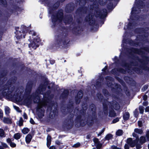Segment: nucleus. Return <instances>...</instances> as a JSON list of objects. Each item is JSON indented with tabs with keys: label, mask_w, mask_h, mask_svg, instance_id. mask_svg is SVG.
Wrapping results in <instances>:
<instances>
[{
	"label": "nucleus",
	"mask_w": 149,
	"mask_h": 149,
	"mask_svg": "<svg viewBox=\"0 0 149 149\" xmlns=\"http://www.w3.org/2000/svg\"><path fill=\"white\" fill-rule=\"evenodd\" d=\"M63 146H62V148H63Z\"/></svg>",
	"instance_id": "nucleus-64"
},
{
	"label": "nucleus",
	"mask_w": 149,
	"mask_h": 149,
	"mask_svg": "<svg viewBox=\"0 0 149 149\" xmlns=\"http://www.w3.org/2000/svg\"><path fill=\"white\" fill-rule=\"evenodd\" d=\"M3 116V113L2 110L0 109V118L1 119L2 118Z\"/></svg>",
	"instance_id": "nucleus-28"
},
{
	"label": "nucleus",
	"mask_w": 149,
	"mask_h": 149,
	"mask_svg": "<svg viewBox=\"0 0 149 149\" xmlns=\"http://www.w3.org/2000/svg\"><path fill=\"white\" fill-rule=\"evenodd\" d=\"M119 120V118H116L115 119H114L113 121V123H115L117 122H118Z\"/></svg>",
	"instance_id": "nucleus-33"
},
{
	"label": "nucleus",
	"mask_w": 149,
	"mask_h": 149,
	"mask_svg": "<svg viewBox=\"0 0 149 149\" xmlns=\"http://www.w3.org/2000/svg\"><path fill=\"white\" fill-rule=\"evenodd\" d=\"M146 141V137L144 136H141L139 139V143L141 144H143L145 143Z\"/></svg>",
	"instance_id": "nucleus-9"
},
{
	"label": "nucleus",
	"mask_w": 149,
	"mask_h": 149,
	"mask_svg": "<svg viewBox=\"0 0 149 149\" xmlns=\"http://www.w3.org/2000/svg\"><path fill=\"white\" fill-rule=\"evenodd\" d=\"M104 130H102L101 132H100L99 134H98L97 135L98 136L100 135L103 132H104Z\"/></svg>",
	"instance_id": "nucleus-51"
},
{
	"label": "nucleus",
	"mask_w": 149,
	"mask_h": 149,
	"mask_svg": "<svg viewBox=\"0 0 149 149\" xmlns=\"http://www.w3.org/2000/svg\"><path fill=\"white\" fill-rule=\"evenodd\" d=\"M148 88V86H145L143 87L142 88V90L143 91H145Z\"/></svg>",
	"instance_id": "nucleus-40"
},
{
	"label": "nucleus",
	"mask_w": 149,
	"mask_h": 149,
	"mask_svg": "<svg viewBox=\"0 0 149 149\" xmlns=\"http://www.w3.org/2000/svg\"><path fill=\"white\" fill-rule=\"evenodd\" d=\"M148 149H149V144H148Z\"/></svg>",
	"instance_id": "nucleus-59"
},
{
	"label": "nucleus",
	"mask_w": 149,
	"mask_h": 149,
	"mask_svg": "<svg viewBox=\"0 0 149 149\" xmlns=\"http://www.w3.org/2000/svg\"><path fill=\"white\" fill-rule=\"evenodd\" d=\"M92 149H95V148H93Z\"/></svg>",
	"instance_id": "nucleus-63"
},
{
	"label": "nucleus",
	"mask_w": 149,
	"mask_h": 149,
	"mask_svg": "<svg viewBox=\"0 0 149 149\" xmlns=\"http://www.w3.org/2000/svg\"><path fill=\"white\" fill-rule=\"evenodd\" d=\"M127 143L128 145L132 147H134L136 143L135 141H133L131 138H129L127 139Z\"/></svg>",
	"instance_id": "nucleus-5"
},
{
	"label": "nucleus",
	"mask_w": 149,
	"mask_h": 149,
	"mask_svg": "<svg viewBox=\"0 0 149 149\" xmlns=\"http://www.w3.org/2000/svg\"><path fill=\"white\" fill-rule=\"evenodd\" d=\"M134 131L135 132L140 134H142L143 133V130L138 128L135 129L134 130Z\"/></svg>",
	"instance_id": "nucleus-16"
},
{
	"label": "nucleus",
	"mask_w": 149,
	"mask_h": 149,
	"mask_svg": "<svg viewBox=\"0 0 149 149\" xmlns=\"http://www.w3.org/2000/svg\"><path fill=\"white\" fill-rule=\"evenodd\" d=\"M132 52H133L137 53L138 54H140V50L138 49H132Z\"/></svg>",
	"instance_id": "nucleus-19"
},
{
	"label": "nucleus",
	"mask_w": 149,
	"mask_h": 149,
	"mask_svg": "<svg viewBox=\"0 0 149 149\" xmlns=\"http://www.w3.org/2000/svg\"><path fill=\"white\" fill-rule=\"evenodd\" d=\"M100 3L101 4V1H100Z\"/></svg>",
	"instance_id": "nucleus-61"
},
{
	"label": "nucleus",
	"mask_w": 149,
	"mask_h": 149,
	"mask_svg": "<svg viewBox=\"0 0 149 149\" xmlns=\"http://www.w3.org/2000/svg\"><path fill=\"white\" fill-rule=\"evenodd\" d=\"M16 37L17 39H20V38H22V36H16Z\"/></svg>",
	"instance_id": "nucleus-49"
},
{
	"label": "nucleus",
	"mask_w": 149,
	"mask_h": 149,
	"mask_svg": "<svg viewBox=\"0 0 149 149\" xmlns=\"http://www.w3.org/2000/svg\"><path fill=\"white\" fill-rule=\"evenodd\" d=\"M63 13L62 11H61L56 16H52V20L53 22H55L56 20L59 19L60 21H61L63 17Z\"/></svg>",
	"instance_id": "nucleus-3"
},
{
	"label": "nucleus",
	"mask_w": 149,
	"mask_h": 149,
	"mask_svg": "<svg viewBox=\"0 0 149 149\" xmlns=\"http://www.w3.org/2000/svg\"><path fill=\"white\" fill-rule=\"evenodd\" d=\"M9 145L12 148H14L16 146V144L13 142H12Z\"/></svg>",
	"instance_id": "nucleus-25"
},
{
	"label": "nucleus",
	"mask_w": 149,
	"mask_h": 149,
	"mask_svg": "<svg viewBox=\"0 0 149 149\" xmlns=\"http://www.w3.org/2000/svg\"><path fill=\"white\" fill-rule=\"evenodd\" d=\"M59 42H60V43H58V44H62V43L63 44H64V43L63 42V41H62V40H61V41H60L59 40Z\"/></svg>",
	"instance_id": "nucleus-48"
},
{
	"label": "nucleus",
	"mask_w": 149,
	"mask_h": 149,
	"mask_svg": "<svg viewBox=\"0 0 149 149\" xmlns=\"http://www.w3.org/2000/svg\"><path fill=\"white\" fill-rule=\"evenodd\" d=\"M0 149H3V148L2 147L0 146Z\"/></svg>",
	"instance_id": "nucleus-54"
},
{
	"label": "nucleus",
	"mask_w": 149,
	"mask_h": 149,
	"mask_svg": "<svg viewBox=\"0 0 149 149\" xmlns=\"http://www.w3.org/2000/svg\"><path fill=\"white\" fill-rule=\"evenodd\" d=\"M146 136L147 137L146 140L149 141V130L146 133Z\"/></svg>",
	"instance_id": "nucleus-30"
},
{
	"label": "nucleus",
	"mask_w": 149,
	"mask_h": 149,
	"mask_svg": "<svg viewBox=\"0 0 149 149\" xmlns=\"http://www.w3.org/2000/svg\"><path fill=\"white\" fill-rule=\"evenodd\" d=\"M107 11L106 9H104L100 12L97 13L98 15H96V17L99 16L100 18H102L104 17L106 14Z\"/></svg>",
	"instance_id": "nucleus-4"
},
{
	"label": "nucleus",
	"mask_w": 149,
	"mask_h": 149,
	"mask_svg": "<svg viewBox=\"0 0 149 149\" xmlns=\"http://www.w3.org/2000/svg\"><path fill=\"white\" fill-rule=\"evenodd\" d=\"M138 125L139 127H141L142 125V122L141 121H139L138 122Z\"/></svg>",
	"instance_id": "nucleus-34"
},
{
	"label": "nucleus",
	"mask_w": 149,
	"mask_h": 149,
	"mask_svg": "<svg viewBox=\"0 0 149 149\" xmlns=\"http://www.w3.org/2000/svg\"><path fill=\"white\" fill-rule=\"evenodd\" d=\"M6 136L5 133L3 130L2 129H0V137H4Z\"/></svg>",
	"instance_id": "nucleus-14"
},
{
	"label": "nucleus",
	"mask_w": 149,
	"mask_h": 149,
	"mask_svg": "<svg viewBox=\"0 0 149 149\" xmlns=\"http://www.w3.org/2000/svg\"><path fill=\"white\" fill-rule=\"evenodd\" d=\"M116 149H120V148H116Z\"/></svg>",
	"instance_id": "nucleus-60"
},
{
	"label": "nucleus",
	"mask_w": 149,
	"mask_h": 149,
	"mask_svg": "<svg viewBox=\"0 0 149 149\" xmlns=\"http://www.w3.org/2000/svg\"><path fill=\"white\" fill-rule=\"evenodd\" d=\"M80 143H77L76 144H74L73 146V147L77 148L80 146Z\"/></svg>",
	"instance_id": "nucleus-26"
},
{
	"label": "nucleus",
	"mask_w": 149,
	"mask_h": 149,
	"mask_svg": "<svg viewBox=\"0 0 149 149\" xmlns=\"http://www.w3.org/2000/svg\"><path fill=\"white\" fill-rule=\"evenodd\" d=\"M145 111L147 112L149 111V107H147L146 108Z\"/></svg>",
	"instance_id": "nucleus-47"
},
{
	"label": "nucleus",
	"mask_w": 149,
	"mask_h": 149,
	"mask_svg": "<svg viewBox=\"0 0 149 149\" xmlns=\"http://www.w3.org/2000/svg\"><path fill=\"white\" fill-rule=\"evenodd\" d=\"M21 136V134L19 133H17L14 135V138L16 140L19 139Z\"/></svg>",
	"instance_id": "nucleus-12"
},
{
	"label": "nucleus",
	"mask_w": 149,
	"mask_h": 149,
	"mask_svg": "<svg viewBox=\"0 0 149 149\" xmlns=\"http://www.w3.org/2000/svg\"><path fill=\"white\" fill-rule=\"evenodd\" d=\"M103 0V2H105V0Z\"/></svg>",
	"instance_id": "nucleus-58"
},
{
	"label": "nucleus",
	"mask_w": 149,
	"mask_h": 149,
	"mask_svg": "<svg viewBox=\"0 0 149 149\" xmlns=\"http://www.w3.org/2000/svg\"><path fill=\"white\" fill-rule=\"evenodd\" d=\"M3 122L6 124H11L12 123L11 119L4 117L2 120Z\"/></svg>",
	"instance_id": "nucleus-7"
},
{
	"label": "nucleus",
	"mask_w": 149,
	"mask_h": 149,
	"mask_svg": "<svg viewBox=\"0 0 149 149\" xmlns=\"http://www.w3.org/2000/svg\"><path fill=\"white\" fill-rule=\"evenodd\" d=\"M136 11H135V7H133L132 9V12H131V13L132 14H134V13H136Z\"/></svg>",
	"instance_id": "nucleus-39"
},
{
	"label": "nucleus",
	"mask_w": 149,
	"mask_h": 149,
	"mask_svg": "<svg viewBox=\"0 0 149 149\" xmlns=\"http://www.w3.org/2000/svg\"><path fill=\"white\" fill-rule=\"evenodd\" d=\"M80 102V100L78 101V102H77V103H79Z\"/></svg>",
	"instance_id": "nucleus-55"
},
{
	"label": "nucleus",
	"mask_w": 149,
	"mask_h": 149,
	"mask_svg": "<svg viewBox=\"0 0 149 149\" xmlns=\"http://www.w3.org/2000/svg\"><path fill=\"white\" fill-rule=\"evenodd\" d=\"M107 68V67L105 66L104 68L102 69V71H104Z\"/></svg>",
	"instance_id": "nucleus-52"
},
{
	"label": "nucleus",
	"mask_w": 149,
	"mask_h": 149,
	"mask_svg": "<svg viewBox=\"0 0 149 149\" xmlns=\"http://www.w3.org/2000/svg\"><path fill=\"white\" fill-rule=\"evenodd\" d=\"M143 105L144 106H146L148 105V102L147 101H145L143 103Z\"/></svg>",
	"instance_id": "nucleus-41"
},
{
	"label": "nucleus",
	"mask_w": 149,
	"mask_h": 149,
	"mask_svg": "<svg viewBox=\"0 0 149 149\" xmlns=\"http://www.w3.org/2000/svg\"><path fill=\"white\" fill-rule=\"evenodd\" d=\"M23 37H24V38H25V37H24V35L23 36Z\"/></svg>",
	"instance_id": "nucleus-62"
},
{
	"label": "nucleus",
	"mask_w": 149,
	"mask_h": 149,
	"mask_svg": "<svg viewBox=\"0 0 149 149\" xmlns=\"http://www.w3.org/2000/svg\"><path fill=\"white\" fill-rule=\"evenodd\" d=\"M113 108H114L115 109H116L117 110V109H119V106H118V108H115V107H114V106H113Z\"/></svg>",
	"instance_id": "nucleus-53"
},
{
	"label": "nucleus",
	"mask_w": 149,
	"mask_h": 149,
	"mask_svg": "<svg viewBox=\"0 0 149 149\" xmlns=\"http://www.w3.org/2000/svg\"><path fill=\"white\" fill-rule=\"evenodd\" d=\"M116 116V113L113 110L110 111L109 116L110 117H114Z\"/></svg>",
	"instance_id": "nucleus-17"
},
{
	"label": "nucleus",
	"mask_w": 149,
	"mask_h": 149,
	"mask_svg": "<svg viewBox=\"0 0 149 149\" xmlns=\"http://www.w3.org/2000/svg\"><path fill=\"white\" fill-rule=\"evenodd\" d=\"M40 41V39L39 37L36 36L35 38L29 46L30 47H32L34 49H36L39 46V42Z\"/></svg>",
	"instance_id": "nucleus-2"
},
{
	"label": "nucleus",
	"mask_w": 149,
	"mask_h": 149,
	"mask_svg": "<svg viewBox=\"0 0 149 149\" xmlns=\"http://www.w3.org/2000/svg\"><path fill=\"white\" fill-rule=\"evenodd\" d=\"M139 110L140 111V113H142L144 111L143 107L142 106L139 107Z\"/></svg>",
	"instance_id": "nucleus-27"
},
{
	"label": "nucleus",
	"mask_w": 149,
	"mask_h": 149,
	"mask_svg": "<svg viewBox=\"0 0 149 149\" xmlns=\"http://www.w3.org/2000/svg\"><path fill=\"white\" fill-rule=\"evenodd\" d=\"M130 19H131V20H132L133 19L132 18V16H131V17H130Z\"/></svg>",
	"instance_id": "nucleus-56"
},
{
	"label": "nucleus",
	"mask_w": 149,
	"mask_h": 149,
	"mask_svg": "<svg viewBox=\"0 0 149 149\" xmlns=\"http://www.w3.org/2000/svg\"><path fill=\"white\" fill-rule=\"evenodd\" d=\"M55 143L58 145H60L61 144H62V143L58 140L56 141H55Z\"/></svg>",
	"instance_id": "nucleus-31"
},
{
	"label": "nucleus",
	"mask_w": 149,
	"mask_h": 149,
	"mask_svg": "<svg viewBox=\"0 0 149 149\" xmlns=\"http://www.w3.org/2000/svg\"><path fill=\"white\" fill-rule=\"evenodd\" d=\"M134 23H133V24H132L131 23H130L128 24V27L129 28H132V26H134Z\"/></svg>",
	"instance_id": "nucleus-35"
},
{
	"label": "nucleus",
	"mask_w": 149,
	"mask_h": 149,
	"mask_svg": "<svg viewBox=\"0 0 149 149\" xmlns=\"http://www.w3.org/2000/svg\"><path fill=\"white\" fill-rule=\"evenodd\" d=\"M129 146L127 144H125V149H129Z\"/></svg>",
	"instance_id": "nucleus-44"
},
{
	"label": "nucleus",
	"mask_w": 149,
	"mask_h": 149,
	"mask_svg": "<svg viewBox=\"0 0 149 149\" xmlns=\"http://www.w3.org/2000/svg\"><path fill=\"white\" fill-rule=\"evenodd\" d=\"M123 131L121 130H118L116 133V135L119 136H121L122 134Z\"/></svg>",
	"instance_id": "nucleus-20"
},
{
	"label": "nucleus",
	"mask_w": 149,
	"mask_h": 149,
	"mask_svg": "<svg viewBox=\"0 0 149 149\" xmlns=\"http://www.w3.org/2000/svg\"><path fill=\"white\" fill-rule=\"evenodd\" d=\"M45 89V87L44 86H40L38 88L37 90L36 93L38 95L35 94V95H33L32 96L31 98V99H33L35 102L38 103L37 108V113L38 116L40 118H41L44 116V110L42 108V107L47 105L49 104L50 100L49 98L48 95L47 97L45 95L44 96V99L43 100L40 101V97L38 95V93L42 94V91Z\"/></svg>",
	"instance_id": "nucleus-1"
},
{
	"label": "nucleus",
	"mask_w": 149,
	"mask_h": 149,
	"mask_svg": "<svg viewBox=\"0 0 149 149\" xmlns=\"http://www.w3.org/2000/svg\"><path fill=\"white\" fill-rule=\"evenodd\" d=\"M14 109L17 112H21V111L20 109L18 107L15 106H13Z\"/></svg>",
	"instance_id": "nucleus-23"
},
{
	"label": "nucleus",
	"mask_w": 149,
	"mask_h": 149,
	"mask_svg": "<svg viewBox=\"0 0 149 149\" xmlns=\"http://www.w3.org/2000/svg\"><path fill=\"white\" fill-rule=\"evenodd\" d=\"M95 146H96L97 149H100L102 147V143H97V144L95 145Z\"/></svg>",
	"instance_id": "nucleus-22"
},
{
	"label": "nucleus",
	"mask_w": 149,
	"mask_h": 149,
	"mask_svg": "<svg viewBox=\"0 0 149 149\" xmlns=\"http://www.w3.org/2000/svg\"><path fill=\"white\" fill-rule=\"evenodd\" d=\"M86 19L87 22H88L90 24H92L94 22L93 16L91 15H89L88 16H87L86 18Z\"/></svg>",
	"instance_id": "nucleus-6"
},
{
	"label": "nucleus",
	"mask_w": 149,
	"mask_h": 149,
	"mask_svg": "<svg viewBox=\"0 0 149 149\" xmlns=\"http://www.w3.org/2000/svg\"><path fill=\"white\" fill-rule=\"evenodd\" d=\"M6 142L10 144L12 141L10 139L8 138L6 139Z\"/></svg>",
	"instance_id": "nucleus-38"
},
{
	"label": "nucleus",
	"mask_w": 149,
	"mask_h": 149,
	"mask_svg": "<svg viewBox=\"0 0 149 149\" xmlns=\"http://www.w3.org/2000/svg\"><path fill=\"white\" fill-rule=\"evenodd\" d=\"M103 106H104V107H105V104H104V103H103Z\"/></svg>",
	"instance_id": "nucleus-57"
},
{
	"label": "nucleus",
	"mask_w": 149,
	"mask_h": 149,
	"mask_svg": "<svg viewBox=\"0 0 149 149\" xmlns=\"http://www.w3.org/2000/svg\"><path fill=\"white\" fill-rule=\"evenodd\" d=\"M49 149H56V147L53 146H50L49 148Z\"/></svg>",
	"instance_id": "nucleus-46"
},
{
	"label": "nucleus",
	"mask_w": 149,
	"mask_h": 149,
	"mask_svg": "<svg viewBox=\"0 0 149 149\" xmlns=\"http://www.w3.org/2000/svg\"><path fill=\"white\" fill-rule=\"evenodd\" d=\"M113 136L112 134H109L105 136V139L107 140H109L111 139L112 137Z\"/></svg>",
	"instance_id": "nucleus-18"
},
{
	"label": "nucleus",
	"mask_w": 149,
	"mask_h": 149,
	"mask_svg": "<svg viewBox=\"0 0 149 149\" xmlns=\"http://www.w3.org/2000/svg\"><path fill=\"white\" fill-rule=\"evenodd\" d=\"M78 97L79 99L81 98L83 96V93L81 91H79L78 93Z\"/></svg>",
	"instance_id": "nucleus-21"
},
{
	"label": "nucleus",
	"mask_w": 149,
	"mask_h": 149,
	"mask_svg": "<svg viewBox=\"0 0 149 149\" xmlns=\"http://www.w3.org/2000/svg\"><path fill=\"white\" fill-rule=\"evenodd\" d=\"M23 116L24 118L25 119H27V115L25 113H24Z\"/></svg>",
	"instance_id": "nucleus-42"
},
{
	"label": "nucleus",
	"mask_w": 149,
	"mask_h": 149,
	"mask_svg": "<svg viewBox=\"0 0 149 149\" xmlns=\"http://www.w3.org/2000/svg\"><path fill=\"white\" fill-rule=\"evenodd\" d=\"M29 130L27 128H24L22 130V132L24 134H26L29 132Z\"/></svg>",
	"instance_id": "nucleus-15"
},
{
	"label": "nucleus",
	"mask_w": 149,
	"mask_h": 149,
	"mask_svg": "<svg viewBox=\"0 0 149 149\" xmlns=\"http://www.w3.org/2000/svg\"><path fill=\"white\" fill-rule=\"evenodd\" d=\"M1 143L2 146L4 148H7L8 147V145L5 143L1 142Z\"/></svg>",
	"instance_id": "nucleus-24"
},
{
	"label": "nucleus",
	"mask_w": 149,
	"mask_h": 149,
	"mask_svg": "<svg viewBox=\"0 0 149 149\" xmlns=\"http://www.w3.org/2000/svg\"><path fill=\"white\" fill-rule=\"evenodd\" d=\"M147 98V96L146 95H144L143 96V99L144 100L146 101Z\"/></svg>",
	"instance_id": "nucleus-43"
},
{
	"label": "nucleus",
	"mask_w": 149,
	"mask_h": 149,
	"mask_svg": "<svg viewBox=\"0 0 149 149\" xmlns=\"http://www.w3.org/2000/svg\"><path fill=\"white\" fill-rule=\"evenodd\" d=\"M93 141L94 143H95V144L96 145L97 143H99L98 142V139H95L93 140Z\"/></svg>",
	"instance_id": "nucleus-36"
},
{
	"label": "nucleus",
	"mask_w": 149,
	"mask_h": 149,
	"mask_svg": "<svg viewBox=\"0 0 149 149\" xmlns=\"http://www.w3.org/2000/svg\"><path fill=\"white\" fill-rule=\"evenodd\" d=\"M51 142V137L49 135H48L47 138V146L48 147L50 146Z\"/></svg>",
	"instance_id": "nucleus-8"
},
{
	"label": "nucleus",
	"mask_w": 149,
	"mask_h": 149,
	"mask_svg": "<svg viewBox=\"0 0 149 149\" xmlns=\"http://www.w3.org/2000/svg\"><path fill=\"white\" fill-rule=\"evenodd\" d=\"M4 111L5 114L6 115H8L10 112V109L8 107L5 106L4 107Z\"/></svg>",
	"instance_id": "nucleus-11"
},
{
	"label": "nucleus",
	"mask_w": 149,
	"mask_h": 149,
	"mask_svg": "<svg viewBox=\"0 0 149 149\" xmlns=\"http://www.w3.org/2000/svg\"><path fill=\"white\" fill-rule=\"evenodd\" d=\"M132 136L134 137H136L137 136V134L135 133H133L132 134Z\"/></svg>",
	"instance_id": "nucleus-50"
},
{
	"label": "nucleus",
	"mask_w": 149,
	"mask_h": 149,
	"mask_svg": "<svg viewBox=\"0 0 149 149\" xmlns=\"http://www.w3.org/2000/svg\"><path fill=\"white\" fill-rule=\"evenodd\" d=\"M32 136L31 134H28L26 137V141L27 143H29L31 140Z\"/></svg>",
	"instance_id": "nucleus-10"
},
{
	"label": "nucleus",
	"mask_w": 149,
	"mask_h": 149,
	"mask_svg": "<svg viewBox=\"0 0 149 149\" xmlns=\"http://www.w3.org/2000/svg\"><path fill=\"white\" fill-rule=\"evenodd\" d=\"M30 122L32 124H34V122L33 120L31 118L30 120Z\"/></svg>",
	"instance_id": "nucleus-45"
},
{
	"label": "nucleus",
	"mask_w": 149,
	"mask_h": 149,
	"mask_svg": "<svg viewBox=\"0 0 149 149\" xmlns=\"http://www.w3.org/2000/svg\"><path fill=\"white\" fill-rule=\"evenodd\" d=\"M30 34H31L33 36H35L36 35V33L33 31H30L29 32Z\"/></svg>",
	"instance_id": "nucleus-29"
},
{
	"label": "nucleus",
	"mask_w": 149,
	"mask_h": 149,
	"mask_svg": "<svg viewBox=\"0 0 149 149\" xmlns=\"http://www.w3.org/2000/svg\"><path fill=\"white\" fill-rule=\"evenodd\" d=\"M18 125L20 126H21L23 125V121L22 120H20L19 121Z\"/></svg>",
	"instance_id": "nucleus-32"
},
{
	"label": "nucleus",
	"mask_w": 149,
	"mask_h": 149,
	"mask_svg": "<svg viewBox=\"0 0 149 149\" xmlns=\"http://www.w3.org/2000/svg\"><path fill=\"white\" fill-rule=\"evenodd\" d=\"M129 117L130 114L129 113L126 112L124 114L123 118L125 120H127L129 119Z\"/></svg>",
	"instance_id": "nucleus-13"
},
{
	"label": "nucleus",
	"mask_w": 149,
	"mask_h": 149,
	"mask_svg": "<svg viewBox=\"0 0 149 149\" xmlns=\"http://www.w3.org/2000/svg\"><path fill=\"white\" fill-rule=\"evenodd\" d=\"M72 20V18L70 17L67 21H65V22L66 23H70V22H71Z\"/></svg>",
	"instance_id": "nucleus-37"
}]
</instances>
